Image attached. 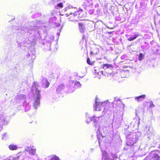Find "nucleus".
Instances as JSON below:
<instances>
[{"instance_id":"obj_1","label":"nucleus","mask_w":160,"mask_h":160,"mask_svg":"<svg viewBox=\"0 0 160 160\" xmlns=\"http://www.w3.org/2000/svg\"><path fill=\"white\" fill-rule=\"evenodd\" d=\"M151 160H160V152L158 151H152L149 154Z\"/></svg>"},{"instance_id":"obj_2","label":"nucleus","mask_w":160,"mask_h":160,"mask_svg":"<svg viewBox=\"0 0 160 160\" xmlns=\"http://www.w3.org/2000/svg\"><path fill=\"white\" fill-rule=\"evenodd\" d=\"M138 136L136 133L131 134L129 135L128 142L131 145H132L137 142L138 140Z\"/></svg>"},{"instance_id":"obj_3","label":"nucleus","mask_w":160,"mask_h":160,"mask_svg":"<svg viewBox=\"0 0 160 160\" xmlns=\"http://www.w3.org/2000/svg\"><path fill=\"white\" fill-rule=\"evenodd\" d=\"M25 150L28 152L30 154L34 155L36 153V149L35 147L32 146L31 148L29 147H27L25 148Z\"/></svg>"},{"instance_id":"obj_4","label":"nucleus","mask_w":160,"mask_h":160,"mask_svg":"<svg viewBox=\"0 0 160 160\" xmlns=\"http://www.w3.org/2000/svg\"><path fill=\"white\" fill-rule=\"evenodd\" d=\"M37 83L34 82L33 83L32 87L36 88L35 94L36 96V98H40V91L37 88Z\"/></svg>"},{"instance_id":"obj_5","label":"nucleus","mask_w":160,"mask_h":160,"mask_svg":"<svg viewBox=\"0 0 160 160\" xmlns=\"http://www.w3.org/2000/svg\"><path fill=\"white\" fill-rule=\"evenodd\" d=\"M105 106V103L99 102L95 106V110L97 111H100Z\"/></svg>"},{"instance_id":"obj_6","label":"nucleus","mask_w":160,"mask_h":160,"mask_svg":"<svg viewBox=\"0 0 160 160\" xmlns=\"http://www.w3.org/2000/svg\"><path fill=\"white\" fill-rule=\"evenodd\" d=\"M42 86L45 88H48L50 85L49 82H48V80L47 79H43L42 81Z\"/></svg>"},{"instance_id":"obj_7","label":"nucleus","mask_w":160,"mask_h":160,"mask_svg":"<svg viewBox=\"0 0 160 160\" xmlns=\"http://www.w3.org/2000/svg\"><path fill=\"white\" fill-rule=\"evenodd\" d=\"M145 97L146 96L145 95H142L135 97V99L136 101L140 102L144 100Z\"/></svg>"},{"instance_id":"obj_8","label":"nucleus","mask_w":160,"mask_h":160,"mask_svg":"<svg viewBox=\"0 0 160 160\" xmlns=\"http://www.w3.org/2000/svg\"><path fill=\"white\" fill-rule=\"evenodd\" d=\"M64 88V85L61 84L58 86L56 89V92L58 93H60V92L63 90Z\"/></svg>"},{"instance_id":"obj_9","label":"nucleus","mask_w":160,"mask_h":160,"mask_svg":"<svg viewBox=\"0 0 160 160\" xmlns=\"http://www.w3.org/2000/svg\"><path fill=\"white\" fill-rule=\"evenodd\" d=\"M9 149L11 150H15L17 149L18 147L16 145L10 144L8 146Z\"/></svg>"},{"instance_id":"obj_10","label":"nucleus","mask_w":160,"mask_h":160,"mask_svg":"<svg viewBox=\"0 0 160 160\" xmlns=\"http://www.w3.org/2000/svg\"><path fill=\"white\" fill-rule=\"evenodd\" d=\"M78 26L80 31L81 32H83L84 31L83 24L82 23H78Z\"/></svg>"},{"instance_id":"obj_11","label":"nucleus","mask_w":160,"mask_h":160,"mask_svg":"<svg viewBox=\"0 0 160 160\" xmlns=\"http://www.w3.org/2000/svg\"><path fill=\"white\" fill-rule=\"evenodd\" d=\"M139 36L138 35H135L134 36V37H131L128 39V40L129 41H131L136 39Z\"/></svg>"},{"instance_id":"obj_12","label":"nucleus","mask_w":160,"mask_h":160,"mask_svg":"<svg viewBox=\"0 0 160 160\" xmlns=\"http://www.w3.org/2000/svg\"><path fill=\"white\" fill-rule=\"evenodd\" d=\"M40 98H36L34 104L36 106L39 105L40 104Z\"/></svg>"},{"instance_id":"obj_13","label":"nucleus","mask_w":160,"mask_h":160,"mask_svg":"<svg viewBox=\"0 0 160 160\" xmlns=\"http://www.w3.org/2000/svg\"><path fill=\"white\" fill-rule=\"evenodd\" d=\"M144 55L142 53H140L139 55L138 59L139 61H142L144 57Z\"/></svg>"},{"instance_id":"obj_14","label":"nucleus","mask_w":160,"mask_h":160,"mask_svg":"<svg viewBox=\"0 0 160 160\" xmlns=\"http://www.w3.org/2000/svg\"><path fill=\"white\" fill-rule=\"evenodd\" d=\"M81 84L78 81H76L74 83V86L76 88L80 87Z\"/></svg>"},{"instance_id":"obj_15","label":"nucleus","mask_w":160,"mask_h":160,"mask_svg":"<svg viewBox=\"0 0 160 160\" xmlns=\"http://www.w3.org/2000/svg\"><path fill=\"white\" fill-rule=\"evenodd\" d=\"M148 103L149 105V108H153L155 106L154 104L152 101L148 102Z\"/></svg>"},{"instance_id":"obj_16","label":"nucleus","mask_w":160,"mask_h":160,"mask_svg":"<svg viewBox=\"0 0 160 160\" xmlns=\"http://www.w3.org/2000/svg\"><path fill=\"white\" fill-rule=\"evenodd\" d=\"M87 63L90 65H92L93 64V62L91 61L90 59L89 58H88L87 59Z\"/></svg>"},{"instance_id":"obj_17","label":"nucleus","mask_w":160,"mask_h":160,"mask_svg":"<svg viewBox=\"0 0 160 160\" xmlns=\"http://www.w3.org/2000/svg\"><path fill=\"white\" fill-rule=\"evenodd\" d=\"M103 66L104 67H106L107 68H112L113 66L112 64H103Z\"/></svg>"},{"instance_id":"obj_18","label":"nucleus","mask_w":160,"mask_h":160,"mask_svg":"<svg viewBox=\"0 0 160 160\" xmlns=\"http://www.w3.org/2000/svg\"><path fill=\"white\" fill-rule=\"evenodd\" d=\"M50 160H59V159L58 157L55 156L52 157Z\"/></svg>"},{"instance_id":"obj_19","label":"nucleus","mask_w":160,"mask_h":160,"mask_svg":"<svg viewBox=\"0 0 160 160\" xmlns=\"http://www.w3.org/2000/svg\"><path fill=\"white\" fill-rule=\"evenodd\" d=\"M20 156H17L11 159L12 160H19Z\"/></svg>"},{"instance_id":"obj_20","label":"nucleus","mask_w":160,"mask_h":160,"mask_svg":"<svg viewBox=\"0 0 160 160\" xmlns=\"http://www.w3.org/2000/svg\"><path fill=\"white\" fill-rule=\"evenodd\" d=\"M57 6L61 8H62L63 7V5L62 2H60L57 4Z\"/></svg>"},{"instance_id":"obj_21","label":"nucleus","mask_w":160,"mask_h":160,"mask_svg":"<svg viewBox=\"0 0 160 160\" xmlns=\"http://www.w3.org/2000/svg\"><path fill=\"white\" fill-rule=\"evenodd\" d=\"M4 160H12L11 159L7 158L4 159Z\"/></svg>"},{"instance_id":"obj_22","label":"nucleus","mask_w":160,"mask_h":160,"mask_svg":"<svg viewBox=\"0 0 160 160\" xmlns=\"http://www.w3.org/2000/svg\"><path fill=\"white\" fill-rule=\"evenodd\" d=\"M108 34H111V33H112V32H108Z\"/></svg>"}]
</instances>
